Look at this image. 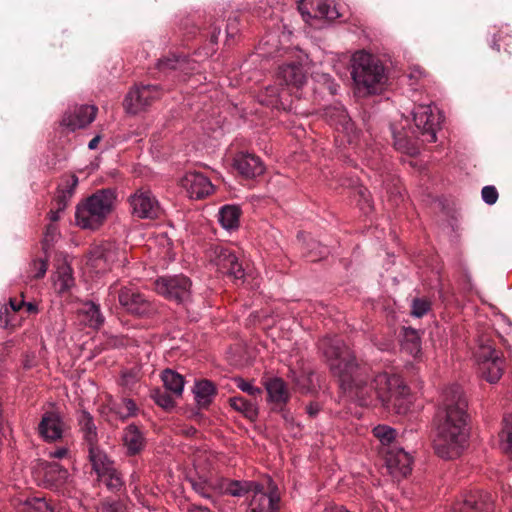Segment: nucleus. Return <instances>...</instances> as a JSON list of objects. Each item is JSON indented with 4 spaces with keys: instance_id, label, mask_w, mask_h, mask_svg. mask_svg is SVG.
I'll return each mask as SVG.
<instances>
[{
    "instance_id": "31",
    "label": "nucleus",
    "mask_w": 512,
    "mask_h": 512,
    "mask_svg": "<svg viewBox=\"0 0 512 512\" xmlns=\"http://www.w3.org/2000/svg\"><path fill=\"white\" fill-rule=\"evenodd\" d=\"M193 392L198 406L205 408L212 402L215 395V388L211 382L203 380L195 384Z\"/></svg>"
},
{
    "instance_id": "27",
    "label": "nucleus",
    "mask_w": 512,
    "mask_h": 512,
    "mask_svg": "<svg viewBox=\"0 0 512 512\" xmlns=\"http://www.w3.org/2000/svg\"><path fill=\"white\" fill-rule=\"evenodd\" d=\"M89 457L98 476H105L114 467L107 455L96 444L89 446Z\"/></svg>"
},
{
    "instance_id": "2",
    "label": "nucleus",
    "mask_w": 512,
    "mask_h": 512,
    "mask_svg": "<svg viewBox=\"0 0 512 512\" xmlns=\"http://www.w3.org/2000/svg\"><path fill=\"white\" fill-rule=\"evenodd\" d=\"M434 449L444 459H454L467 445V400L458 385L446 388L436 417Z\"/></svg>"
},
{
    "instance_id": "40",
    "label": "nucleus",
    "mask_w": 512,
    "mask_h": 512,
    "mask_svg": "<svg viewBox=\"0 0 512 512\" xmlns=\"http://www.w3.org/2000/svg\"><path fill=\"white\" fill-rule=\"evenodd\" d=\"M190 66L189 60L185 57H173L162 59L158 63V68L162 71L169 69L186 71Z\"/></svg>"
},
{
    "instance_id": "18",
    "label": "nucleus",
    "mask_w": 512,
    "mask_h": 512,
    "mask_svg": "<svg viewBox=\"0 0 512 512\" xmlns=\"http://www.w3.org/2000/svg\"><path fill=\"white\" fill-rule=\"evenodd\" d=\"M181 186L190 198L200 199L210 195L214 189L211 181L201 173L188 172L181 179Z\"/></svg>"
},
{
    "instance_id": "13",
    "label": "nucleus",
    "mask_w": 512,
    "mask_h": 512,
    "mask_svg": "<svg viewBox=\"0 0 512 512\" xmlns=\"http://www.w3.org/2000/svg\"><path fill=\"white\" fill-rule=\"evenodd\" d=\"M158 97L159 90L157 86H137L127 93L123 105L127 113L136 115L144 111Z\"/></svg>"
},
{
    "instance_id": "43",
    "label": "nucleus",
    "mask_w": 512,
    "mask_h": 512,
    "mask_svg": "<svg viewBox=\"0 0 512 512\" xmlns=\"http://www.w3.org/2000/svg\"><path fill=\"white\" fill-rule=\"evenodd\" d=\"M28 511L33 512H55L54 508L44 498H30L25 501Z\"/></svg>"
},
{
    "instance_id": "7",
    "label": "nucleus",
    "mask_w": 512,
    "mask_h": 512,
    "mask_svg": "<svg viewBox=\"0 0 512 512\" xmlns=\"http://www.w3.org/2000/svg\"><path fill=\"white\" fill-rule=\"evenodd\" d=\"M482 377L496 383L503 374V360L490 343L480 344L474 353Z\"/></svg>"
},
{
    "instance_id": "9",
    "label": "nucleus",
    "mask_w": 512,
    "mask_h": 512,
    "mask_svg": "<svg viewBox=\"0 0 512 512\" xmlns=\"http://www.w3.org/2000/svg\"><path fill=\"white\" fill-rule=\"evenodd\" d=\"M191 282L183 275L160 277L155 281V291L168 300L185 302L190 296Z\"/></svg>"
},
{
    "instance_id": "24",
    "label": "nucleus",
    "mask_w": 512,
    "mask_h": 512,
    "mask_svg": "<svg viewBox=\"0 0 512 512\" xmlns=\"http://www.w3.org/2000/svg\"><path fill=\"white\" fill-rule=\"evenodd\" d=\"M78 317L83 324L92 328H98L104 322L99 306L93 302L84 303L79 309Z\"/></svg>"
},
{
    "instance_id": "45",
    "label": "nucleus",
    "mask_w": 512,
    "mask_h": 512,
    "mask_svg": "<svg viewBox=\"0 0 512 512\" xmlns=\"http://www.w3.org/2000/svg\"><path fill=\"white\" fill-rule=\"evenodd\" d=\"M237 387L242 390L243 392L248 393L249 395L253 397L260 396L262 394V390L259 387H256L252 385L251 382H247L242 378H237L236 380Z\"/></svg>"
},
{
    "instance_id": "36",
    "label": "nucleus",
    "mask_w": 512,
    "mask_h": 512,
    "mask_svg": "<svg viewBox=\"0 0 512 512\" xmlns=\"http://www.w3.org/2000/svg\"><path fill=\"white\" fill-rule=\"evenodd\" d=\"M53 281L58 292L61 293L68 290L74 283L70 267L66 265L60 266L54 275Z\"/></svg>"
},
{
    "instance_id": "49",
    "label": "nucleus",
    "mask_w": 512,
    "mask_h": 512,
    "mask_svg": "<svg viewBox=\"0 0 512 512\" xmlns=\"http://www.w3.org/2000/svg\"><path fill=\"white\" fill-rule=\"evenodd\" d=\"M33 267L35 269V273L33 275L34 278H41L45 275L47 271V264L43 260H37L33 263Z\"/></svg>"
},
{
    "instance_id": "12",
    "label": "nucleus",
    "mask_w": 512,
    "mask_h": 512,
    "mask_svg": "<svg viewBox=\"0 0 512 512\" xmlns=\"http://www.w3.org/2000/svg\"><path fill=\"white\" fill-rule=\"evenodd\" d=\"M33 474L40 485L52 489H59L69 478L68 471L56 462H39Z\"/></svg>"
},
{
    "instance_id": "4",
    "label": "nucleus",
    "mask_w": 512,
    "mask_h": 512,
    "mask_svg": "<svg viewBox=\"0 0 512 512\" xmlns=\"http://www.w3.org/2000/svg\"><path fill=\"white\" fill-rule=\"evenodd\" d=\"M115 199L114 192L109 189L95 192L77 205L76 224L83 229L99 228L112 212Z\"/></svg>"
},
{
    "instance_id": "51",
    "label": "nucleus",
    "mask_w": 512,
    "mask_h": 512,
    "mask_svg": "<svg viewBox=\"0 0 512 512\" xmlns=\"http://www.w3.org/2000/svg\"><path fill=\"white\" fill-rule=\"evenodd\" d=\"M58 233L57 227L54 224H49L45 231V243L52 242Z\"/></svg>"
},
{
    "instance_id": "46",
    "label": "nucleus",
    "mask_w": 512,
    "mask_h": 512,
    "mask_svg": "<svg viewBox=\"0 0 512 512\" xmlns=\"http://www.w3.org/2000/svg\"><path fill=\"white\" fill-rule=\"evenodd\" d=\"M295 382L303 391L306 392L311 391L315 387L312 373L303 372L295 379Z\"/></svg>"
},
{
    "instance_id": "5",
    "label": "nucleus",
    "mask_w": 512,
    "mask_h": 512,
    "mask_svg": "<svg viewBox=\"0 0 512 512\" xmlns=\"http://www.w3.org/2000/svg\"><path fill=\"white\" fill-rule=\"evenodd\" d=\"M193 490L201 497L216 502V498L220 495L229 494L231 496L240 497L248 492L250 484L240 481H228L219 477L199 476L197 479L191 480Z\"/></svg>"
},
{
    "instance_id": "22",
    "label": "nucleus",
    "mask_w": 512,
    "mask_h": 512,
    "mask_svg": "<svg viewBox=\"0 0 512 512\" xmlns=\"http://www.w3.org/2000/svg\"><path fill=\"white\" fill-rule=\"evenodd\" d=\"M493 500L490 494L478 492L469 495L452 512H491Z\"/></svg>"
},
{
    "instance_id": "37",
    "label": "nucleus",
    "mask_w": 512,
    "mask_h": 512,
    "mask_svg": "<svg viewBox=\"0 0 512 512\" xmlns=\"http://www.w3.org/2000/svg\"><path fill=\"white\" fill-rule=\"evenodd\" d=\"M232 408L243 413L247 418L253 420L258 415L256 403L250 402L243 397H233L230 399Z\"/></svg>"
},
{
    "instance_id": "54",
    "label": "nucleus",
    "mask_w": 512,
    "mask_h": 512,
    "mask_svg": "<svg viewBox=\"0 0 512 512\" xmlns=\"http://www.w3.org/2000/svg\"><path fill=\"white\" fill-rule=\"evenodd\" d=\"M323 79H324V82L327 84L330 93L335 94L337 91L336 85L330 80V77L328 75H324Z\"/></svg>"
},
{
    "instance_id": "35",
    "label": "nucleus",
    "mask_w": 512,
    "mask_h": 512,
    "mask_svg": "<svg viewBox=\"0 0 512 512\" xmlns=\"http://www.w3.org/2000/svg\"><path fill=\"white\" fill-rule=\"evenodd\" d=\"M78 421L89 446L95 445L97 442V431L92 416L88 412L82 411L78 417Z\"/></svg>"
},
{
    "instance_id": "32",
    "label": "nucleus",
    "mask_w": 512,
    "mask_h": 512,
    "mask_svg": "<svg viewBox=\"0 0 512 512\" xmlns=\"http://www.w3.org/2000/svg\"><path fill=\"white\" fill-rule=\"evenodd\" d=\"M162 381L165 389L174 397L178 398L182 395L184 379L180 374L167 369L162 373Z\"/></svg>"
},
{
    "instance_id": "14",
    "label": "nucleus",
    "mask_w": 512,
    "mask_h": 512,
    "mask_svg": "<svg viewBox=\"0 0 512 512\" xmlns=\"http://www.w3.org/2000/svg\"><path fill=\"white\" fill-rule=\"evenodd\" d=\"M129 202L132 212L139 218L153 219L161 213L158 200L149 190L139 189L130 196Z\"/></svg>"
},
{
    "instance_id": "6",
    "label": "nucleus",
    "mask_w": 512,
    "mask_h": 512,
    "mask_svg": "<svg viewBox=\"0 0 512 512\" xmlns=\"http://www.w3.org/2000/svg\"><path fill=\"white\" fill-rule=\"evenodd\" d=\"M416 131L424 137V141H436V132L443 121V115L436 106L419 105L413 113Z\"/></svg>"
},
{
    "instance_id": "62",
    "label": "nucleus",
    "mask_w": 512,
    "mask_h": 512,
    "mask_svg": "<svg viewBox=\"0 0 512 512\" xmlns=\"http://www.w3.org/2000/svg\"><path fill=\"white\" fill-rule=\"evenodd\" d=\"M327 251H326V248H321L319 250V253L316 255L317 257L315 258H312L313 261H316L318 258H322L326 255Z\"/></svg>"
},
{
    "instance_id": "38",
    "label": "nucleus",
    "mask_w": 512,
    "mask_h": 512,
    "mask_svg": "<svg viewBox=\"0 0 512 512\" xmlns=\"http://www.w3.org/2000/svg\"><path fill=\"white\" fill-rule=\"evenodd\" d=\"M501 449L512 455V416H506L503 419V427L499 434Z\"/></svg>"
},
{
    "instance_id": "23",
    "label": "nucleus",
    "mask_w": 512,
    "mask_h": 512,
    "mask_svg": "<svg viewBox=\"0 0 512 512\" xmlns=\"http://www.w3.org/2000/svg\"><path fill=\"white\" fill-rule=\"evenodd\" d=\"M277 80L288 88L299 89L306 82V75L300 65L288 64L280 67Z\"/></svg>"
},
{
    "instance_id": "25",
    "label": "nucleus",
    "mask_w": 512,
    "mask_h": 512,
    "mask_svg": "<svg viewBox=\"0 0 512 512\" xmlns=\"http://www.w3.org/2000/svg\"><path fill=\"white\" fill-rule=\"evenodd\" d=\"M108 408L120 420H126L133 417L138 411L136 403L129 398H121L118 400L111 399L108 403Z\"/></svg>"
},
{
    "instance_id": "42",
    "label": "nucleus",
    "mask_w": 512,
    "mask_h": 512,
    "mask_svg": "<svg viewBox=\"0 0 512 512\" xmlns=\"http://www.w3.org/2000/svg\"><path fill=\"white\" fill-rule=\"evenodd\" d=\"M373 434L383 445H389L395 439L396 431L389 426L378 425Z\"/></svg>"
},
{
    "instance_id": "1",
    "label": "nucleus",
    "mask_w": 512,
    "mask_h": 512,
    "mask_svg": "<svg viewBox=\"0 0 512 512\" xmlns=\"http://www.w3.org/2000/svg\"><path fill=\"white\" fill-rule=\"evenodd\" d=\"M320 349L331 372L339 378L342 389L351 399L362 406L380 403L396 413L406 412L408 388L399 376L382 372L369 377L366 369L356 363L353 353L338 337L323 338Z\"/></svg>"
},
{
    "instance_id": "58",
    "label": "nucleus",
    "mask_w": 512,
    "mask_h": 512,
    "mask_svg": "<svg viewBox=\"0 0 512 512\" xmlns=\"http://www.w3.org/2000/svg\"><path fill=\"white\" fill-rule=\"evenodd\" d=\"M100 136H95L93 139L90 140V142L88 143V148L93 150L97 147L99 141H100Z\"/></svg>"
},
{
    "instance_id": "44",
    "label": "nucleus",
    "mask_w": 512,
    "mask_h": 512,
    "mask_svg": "<svg viewBox=\"0 0 512 512\" xmlns=\"http://www.w3.org/2000/svg\"><path fill=\"white\" fill-rule=\"evenodd\" d=\"M99 478L109 489L118 490L122 486V480L114 467L105 476H99Z\"/></svg>"
},
{
    "instance_id": "19",
    "label": "nucleus",
    "mask_w": 512,
    "mask_h": 512,
    "mask_svg": "<svg viewBox=\"0 0 512 512\" xmlns=\"http://www.w3.org/2000/svg\"><path fill=\"white\" fill-rule=\"evenodd\" d=\"M64 429L65 425L60 415L55 411L46 412L38 426L40 435L46 441H56L60 439L63 436Z\"/></svg>"
},
{
    "instance_id": "15",
    "label": "nucleus",
    "mask_w": 512,
    "mask_h": 512,
    "mask_svg": "<svg viewBox=\"0 0 512 512\" xmlns=\"http://www.w3.org/2000/svg\"><path fill=\"white\" fill-rule=\"evenodd\" d=\"M298 9L305 22L313 25V19H336L339 14L326 0H299Z\"/></svg>"
},
{
    "instance_id": "57",
    "label": "nucleus",
    "mask_w": 512,
    "mask_h": 512,
    "mask_svg": "<svg viewBox=\"0 0 512 512\" xmlns=\"http://www.w3.org/2000/svg\"><path fill=\"white\" fill-rule=\"evenodd\" d=\"M67 454V450L65 448L56 449L54 452H51V456L54 458H63Z\"/></svg>"
},
{
    "instance_id": "48",
    "label": "nucleus",
    "mask_w": 512,
    "mask_h": 512,
    "mask_svg": "<svg viewBox=\"0 0 512 512\" xmlns=\"http://www.w3.org/2000/svg\"><path fill=\"white\" fill-rule=\"evenodd\" d=\"M482 199L488 205H493L498 199V192L494 186H485L482 189Z\"/></svg>"
},
{
    "instance_id": "3",
    "label": "nucleus",
    "mask_w": 512,
    "mask_h": 512,
    "mask_svg": "<svg viewBox=\"0 0 512 512\" xmlns=\"http://www.w3.org/2000/svg\"><path fill=\"white\" fill-rule=\"evenodd\" d=\"M352 79L358 93L376 94L386 83L384 67L369 53L356 52L352 58Z\"/></svg>"
},
{
    "instance_id": "56",
    "label": "nucleus",
    "mask_w": 512,
    "mask_h": 512,
    "mask_svg": "<svg viewBox=\"0 0 512 512\" xmlns=\"http://www.w3.org/2000/svg\"><path fill=\"white\" fill-rule=\"evenodd\" d=\"M368 505H369L370 512H384V508L382 507V505H380L374 501L369 502Z\"/></svg>"
},
{
    "instance_id": "21",
    "label": "nucleus",
    "mask_w": 512,
    "mask_h": 512,
    "mask_svg": "<svg viewBox=\"0 0 512 512\" xmlns=\"http://www.w3.org/2000/svg\"><path fill=\"white\" fill-rule=\"evenodd\" d=\"M124 258V252L113 243H104L92 249L90 252L89 262L94 268H100V263L112 264Z\"/></svg>"
},
{
    "instance_id": "16",
    "label": "nucleus",
    "mask_w": 512,
    "mask_h": 512,
    "mask_svg": "<svg viewBox=\"0 0 512 512\" xmlns=\"http://www.w3.org/2000/svg\"><path fill=\"white\" fill-rule=\"evenodd\" d=\"M413 459L401 448L392 447L385 452V463L388 472L394 478H403L410 474Z\"/></svg>"
},
{
    "instance_id": "64",
    "label": "nucleus",
    "mask_w": 512,
    "mask_h": 512,
    "mask_svg": "<svg viewBox=\"0 0 512 512\" xmlns=\"http://www.w3.org/2000/svg\"><path fill=\"white\" fill-rule=\"evenodd\" d=\"M13 321H14V320H13V318H12V317H10L9 319H6V320H5V326H7V327H8V326L14 327V326H15V324H14V322H13Z\"/></svg>"
},
{
    "instance_id": "60",
    "label": "nucleus",
    "mask_w": 512,
    "mask_h": 512,
    "mask_svg": "<svg viewBox=\"0 0 512 512\" xmlns=\"http://www.w3.org/2000/svg\"><path fill=\"white\" fill-rule=\"evenodd\" d=\"M267 93H269L270 96L278 98L280 97V92L278 89L275 88H267Z\"/></svg>"
},
{
    "instance_id": "33",
    "label": "nucleus",
    "mask_w": 512,
    "mask_h": 512,
    "mask_svg": "<svg viewBox=\"0 0 512 512\" xmlns=\"http://www.w3.org/2000/svg\"><path fill=\"white\" fill-rule=\"evenodd\" d=\"M392 133L394 137L395 147L401 151L413 154L416 152L410 133L416 135V131H406L402 126V129H398L396 126H392Z\"/></svg>"
},
{
    "instance_id": "29",
    "label": "nucleus",
    "mask_w": 512,
    "mask_h": 512,
    "mask_svg": "<svg viewBox=\"0 0 512 512\" xmlns=\"http://www.w3.org/2000/svg\"><path fill=\"white\" fill-rule=\"evenodd\" d=\"M241 210L236 205H225L218 213V220L226 230H234L239 226Z\"/></svg>"
},
{
    "instance_id": "39",
    "label": "nucleus",
    "mask_w": 512,
    "mask_h": 512,
    "mask_svg": "<svg viewBox=\"0 0 512 512\" xmlns=\"http://www.w3.org/2000/svg\"><path fill=\"white\" fill-rule=\"evenodd\" d=\"M326 115L334 123L343 126L345 130H349L352 126L349 116L347 115L345 109L341 105L327 109Z\"/></svg>"
},
{
    "instance_id": "52",
    "label": "nucleus",
    "mask_w": 512,
    "mask_h": 512,
    "mask_svg": "<svg viewBox=\"0 0 512 512\" xmlns=\"http://www.w3.org/2000/svg\"><path fill=\"white\" fill-rule=\"evenodd\" d=\"M23 305H24V301L23 300L10 299V308H11V310H12L14 315L18 311H20V309L22 308Z\"/></svg>"
},
{
    "instance_id": "50",
    "label": "nucleus",
    "mask_w": 512,
    "mask_h": 512,
    "mask_svg": "<svg viewBox=\"0 0 512 512\" xmlns=\"http://www.w3.org/2000/svg\"><path fill=\"white\" fill-rule=\"evenodd\" d=\"M102 512H125L122 504L119 502L105 503L102 506Z\"/></svg>"
},
{
    "instance_id": "8",
    "label": "nucleus",
    "mask_w": 512,
    "mask_h": 512,
    "mask_svg": "<svg viewBox=\"0 0 512 512\" xmlns=\"http://www.w3.org/2000/svg\"><path fill=\"white\" fill-rule=\"evenodd\" d=\"M208 258L212 265L223 274H227L234 279L244 277V269L239 262L235 252L222 245L212 246L208 250Z\"/></svg>"
},
{
    "instance_id": "53",
    "label": "nucleus",
    "mask_w": 512,
    "mask_h": 512,
    "mask_svg": "<svg viewBox=\"0 0 512 512\" xmlns=\"http://www.w3.org/2000/svg\"><path fill=\"white\" fill-rule=\"evenodd\" d=\"M56 209L55 210H51L49 212V219L51 222H56L59 218H60V213L63 211V210H59V202H58V199L56 198Z\"/></svg>"
},
{
    "instance_id": "63",
    "label": "nucleus",
    "mask_w": 512,
    "mask_h": 512,
    "mask_svg": "<svg viewBox=\"0 0 512 512\" xmlns=\"http://www.w3.org/2000/svg\"><path fill=\"white\" fill-rule=\"evenodd\" d=\"M189 512H210V510L204 507H195L192 508Z\"/></svg>"
},
{
    "instance_id": "55",
    "label": "nucleus",
    "mask_w": 512,
    "mask_h": 512,
    "mask_svg": "<svg viewBox=\"0 0 512 512\" xmlns=\"http://www.w3.org/2000/svg\"><path fill=\"white\" fill-rule=\"evenodd\" d=\"M320 410V406L316 403H311L308 407H307V413L310 415V416H315L317 415V413L319 412Z\"/></svg>"
},
{
    "instance_id": "10",
    "label": "nucleus",
    "mask_w": 512,
    "mask_h": 512,
    "mask_svg": "<svg viewBox=\"0 0 512 512\" xmlns=\"http://www.w3.org/2000/svg\"><path fill=\"white\" fill-rule=\"evenodd\" d=\"M115 294H118L120 305L130 314L143 316L153 310L150 301L132 287H122L118 290L117 285L113 284L109 288V295Z\"/></svg>"
},
{
    "instance_id": "34",
    "label": "nucleus",
    "mask_w": 512,
    "mask_h": 512,
    "mask_svg": "<svg viewBox=\"0 0 512 512\" xmlns=\"http://www.w3.org/2000/svg\"><path fill=\"white\" fill-rule=\"evenodd\" d=\"M402 350L416 357L421 352V342L418 332L412 328H406L401 343Z\"/></svg>"
},
{
    "instance_id": "17",
    "label": "nucleus",
    "mask_w": 512,
    "mask_h": 512,
    "mask_svg": "<svg viewBox=\"0 0 512 512\" xmlns=\"http://www.w3.org/2000/svg\"><path fill=\"white\" fill-rule=\"evenodd\" d=\"M97 108L93 105H80L70 108L63 116L61 125L71 131L84 128L96 117Z\"/></svg>"
},
{
    "instance_id": "20",
    "label": "nucleus",
    "mask_w": 512,
    "mask_h": 512,
    "mask_svg": "<svg viewBox=\"0 0 512 512\" xmlns=\"http://www.w3.org/2000/svg\"><path fill=\"white\" fill-rule=\"evenodd\" d=\"M234 168L246 178H254L263 174L265 167L261 159L253 154L239 153L234 158Z\"/></svg>"
},
{
    "instance_id": "59",
    "label": "nucleus",
    "mask_w": 512,
    "mask_h": 512,
    "mask_svg": "<svg viewBox=\"0 0 512 512\" xmlns=\"http://www.w3.org/2000/svg\"><path fill=\"white\" fill-rule=\"evenodd\" d=\"M324 512H349V511H347L343 507L335 506V507H330V508L325 509Z\"/></svg>"
},
{
    "instance_id": "30",
    "label": "nucleus",
    "mask_w": 512,
    "mask_h": 512,
    "mask_svg": "<svg viewBox=\"0 0 512 512\" xmlns=\"http://www.w3.org/2000/svg\"><path fill=\"white\" fill-rule=\"evenodd\" d=\"M123 442L130 454H136L144 447V437L135 425H129L125 429Z\"/></svg>"
},
{
    "instance_id": "41",
    "label": "nucleus",
    "mask_w": 512,
    "mask_h": 512,
    "mask_svg": "<svg viewBox=\"0 0 512 512\" xmlns=\"http://www.w3.org/2000/svg\"><path fill=\"white\" fill-rule=\"evenodd\" d=\"M151 397L157 405L164 409H171L175 405L174 396L171 393L168 394L167 390L155 389L151 392Z\"/></svg>"
},
{
    "instance_id": "11",
    "label": "nucleus",
    "mask_w": 512,
    "mask_h": 512,
    "mask_svg": "<svg viewBox=\"0 0 512 512\" xmlns=\"http://www.w3.org/2000/svg\"><path fill=\"white\" fill-rule=\"evenodd\" d=\"M267 482L266 489L263 485L247 482L250 484L248 491L254 490L248 512H277L280 496L273 482L270 479Z\"/></svg>"
},
{
    "instance_id": "61",
    "label": "nucleus",
    "mask_w": 512,
    "mask_h": 512,
    "mask_svg": "<svg viewBox=\"0 0 512 512\" xmlns=\"http://www.w3.org/2000/svg\"><path fill=\"white\" fill-rule=\"evenodd\" d=\"M26 307V310L28 313H31V312H35L36 311V307L32 304V303H25L24 302V305Z\"/></svg>"
},
{
    "instance_id": "26",
    "label": "nucleus",
    "mask_w": 512,
    "mask_h": 512,
    "mask_svg": "<svg viewBox=\"0 0 512 512\" xmlns=\"http://www.w3.org/2000/svg\"><path fill=\"white\" fill-rule=\"evenodd\" d=\"M266 390L268 393L269 401L282 405L289 399V392L284 381L280 378L270 379L266 383Z\"/></svg>"
},
{
    "instance_id": "47",
    "label": "nucleus",
    "mask_w": 512,
    "mask_h": 512,
    "mask_svg": "<svg viewBox=\"0 0 512 512\" xmlns=\"http://www.w3.org/2000/svg\"><path fill=\"white\" fill-rule=\"evenodd\" d=\"M430 309V303L424 299H414L412 302V315L422 317Z\"/></svg>"
},
{
    "instance_id": "28",
    "label": "nucleus",
    "mask_w": 512,
    "mask_h": 512,
    "mask_svg": "<svg viewBox=\"0 0 512 512\" xmlns=\"http://www.w3.org/2000/svg\"><path fill=\"white\" fill-rule=\"evenodd\" d=\"M78 182L79 181L76 175H69L62 179L61 184L58 186L57 195L59 210H65L67 203L75 192Z\"/></svg>"
}]
</instances>
